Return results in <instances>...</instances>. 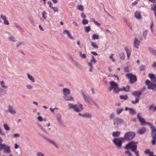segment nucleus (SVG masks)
<instances>
[{"label": "nucleus", "mask_w": 156, "mask_h": 156, "mask_svg": "<svg viewBox=\"0 0 156 156\" xmlns=\"http://www.w3.org/2000/svg\"><path fill=\"white\" fill-rule=\"evenodd\" d=\"M63 34H66L69 38L72 40H74V38L70 34L69 32L67 30H65L63 31Z\"/></svg>", "instance_id": "17"}, {"label": "nucleus", "mask_w": 156, "mask_h": 156, "mask_svg": "<svg viewBox=\"0 0 156 156\" xmlns=\"http://www.w3.org/2000/svg\"><path fill=\"white\" fill-rule=\"evenodd\" d=\"M113 121V125L116 127H118L119 125L124 123L122 119L118 117L115 118Z\"/></svg>", "instance_id": "10"}, {"label": "nucleus", "mask_w": 156, "mask_h": 156, "mask_svg": "<svg viewBox=\"0 0 156 156\" xmlns=\"http://www.w3.org/2000/svg\"><path fill=\"white\" fill-rule=\"evenodd\" d=\"M151 136L153 139L151 141V142L152 143V145H154L155 144L156 142V132L154 133H152Z\"/></svg>", "instance_id": "23"}, {"label": "nucleus", "mask_w": 156, "mask_h": 156, "mask_svg": "<svg viewBox=\"0 0 156 156\" xmlns=\"http://www.w3.org/2000/svg\"><path fill=\"white\" fill-rule=\"evenodd\" d=\"M3 127L4 128L5 130L6 131H9L10 129V127L6 123L4 124H3Z\"/></svg>", "instance_id": "42"}, {"label": "nucleus", "mask_w": 156, "mask_h": 156, "mask_svg": "<svg viewBox=\"0 0 156 156\" xmlns=\"http://www.w3.org/2000/svg\"><path fill=\"white\" fill-rule=\"evenodd\" d=\"M20 134L18 133H14L13 135V136L14 138H17L20 137Z\"/></svg>", "instance_id": "53"}, {"label": "nucleus", "mask_w": 156, "mask_h": 156, "mask_svg": "<svg viewBox=\"0 0 156 156\" xmlns=\"http://www.w3.org/2000/svg\"><path fill=\"white\" fill-rule=\"evenodd\" d=\"M126 76L129 79L130 82L131 83H133L137 81L136 78L134 75L128 73L126 74Z\"/></svg>", "instance_id": "9"}, {"label": "nucleus", "mask_w": 156, "mask_h": 156, "mask_svg": "<svg viewBox=\"0 0 156 156\" xmlns=\"http://www.w3.org/2000/svg\"><path fill=\"white\" fill-rule=\"evenodd\" d=\"M149 125L152 130V133H154L156 132V128H155L154 126H153L152 123L149 122H146L145 123Z\"/></svg>", "instance_id": "22"}, {"label": "nucleus", "mask_w": 156, "mask_h": 156, "mask_svg": "<svg viewBox=\"0 0 156 156\" xmlns=\"http://www.w3.org/2000/svg\"><path fill=\"white\" fill-rule=\"evenodd\" d=\"M8 112L11 115H15L16 113V112L13 107L11 105H9L8 107Z\"/></svg>", "instance_id": "11"}, {"label": "nucleus", "mask_w": 156, "mask_h": 156, "mask_svg": "<svg viewBox=\"0 0 156 156\" xmlns=\"http://www.w3.org/2000/svg\"><path fill=\"white\" fill-rule=\"evenodd\" d=\"M142 94V92L140 91H136L132 93V94L137 97H139Z\"/></svg>", "instance_id": "27"}, {"label": "nucleus", "mask_w": 156, "mask_h": 156, "mask_svg": "<svg viewBox=\"0 0 156 156\" xmlns=\"http://www.w3.org/2000/svg\"><path fill=\"white\" fill-rule=\"evenodd\" d=\"M146 128L143 127L139 129L137 133L140 134H143L146 133Z\"/></svg>", "instance_id": "25"}, {"label": "nucleus", "mask_w": 156, "mask_h": 156, "mask_svg": "<svg viewBox=\"0 0 156 156\" xmlns=\"http://www.w3.org/2000/svg\"><path fill=\"white\" fill-rule=\"evenodd\" d=\"M148 49L152 54L156 56V50L150 47H148Z\"/></svg>", "instance_id": "29"}, {"label": "nucleus", "mask_w": 156, "mask_h": 156, "mask_svg": "<svg viewBox=\"0 0 156 156\" xmlns=\"http://www.w3.org/2000/svg\"><path fill=\"white\" fill-rule=\"evenodd\" d=\"M51 9H52L53 11L55 12H58V9L57 7H52Z\"/></svg>", "instance_id": "51"}, {"label": "nucleus", "mask_w": 156, "mask_h": 156, "mask_svg": "<svg viewBox=\"0 0 156 156\" xmlns=\"http://www.w3.org/2000/svg\"><path fill=\"white\" fill-rule=\"evenodd\" d=\"M139 98H136L135 100V101L132 100L131 101V102L133 104H137V103H139Z\"/></svg>", "instance_id": "49"}, {"label": "nucleus", "mask_w": 156, "mask_h": 156, "mask_svg": "<svg viewBox=\"0 0 156 156\" xmlns=\"http://www.w3.org/2000/svg\"><path fill=\"white\" fill-rule=\"evenodd\" d=\"M130 87L129 86H127L126 87H123L119 89V91H124L126 92H128L129 91Z\"/></svg>", "instance_id": "28"}, {"label": "nucleus", "mask_w": 156, "mask_h": 156, "mask_svg": "<svg viewBox=\"0 0 156 156\" xmlns=\"http://www.w3.org/2000/svg\"><path fill=\"white\" fill-rule=\"evenodd\" d=\"M83 117L91 119L92 117V115L91 113H85L83 114Z\"/></svg>", "instance_id": "26"}, {"label": "nucleus", "mask_w": 156, "mask_h": 156, "mask_svg": "<svg viewBox=\"0 0 156 156\" xmlns=\"http://www.w3.org/2000/svg\"><path fill=\"white\" fill-rule=\"evenodd\" d=\"M81 16L82 18H83V19H85V18L86 17V16L84 14V13L83 12H82L81 14Z\"/></svg>", "instance_id": "64"}, {"label": "nucleus", "mask_w": 156, "mask_h": 156, "mask_svg": "<svg viewBox=\"0 0 156 156\" xmlns=\"http://www.w3.org/2000/svg\"><path fill=\"white\" fill-rule=\"evenodd\" d=\"M90 43L91 45L94 48H98V46L96 45V44L93 42H91Z\"/></svg>", "instance_id": "47"}, {"label": "nucleus", "mask_w": 156, "mask_h": 156, "mask_svg": "<svg viewBox=\"0 0 156 156\" xmlns=\"http://www.w3.org/2000/svg\"><path fill=\"white\" fill-rule=\"evenodd\" d=\"M26 88L28 90H32L33 89V86L30 84H27L26 86Z\"/></svg>", "instance_id": "40"}, {"label": "nucleus", "mask_w": 156, "mask_h": 156, "mask_svg": "<svg viewBox=\"0 0 156 156\" xmlns=\"http://www.w3.org/2000/svg\"><path fill=\"white\" fill-rule=\"evenodd\" d=\"M61 117L62 116L61 115L58 114L56 117V120L58 122L60 123H62V119H61Z\"/></svg>", "instance_id": "36"}, {"label": "nucleus", "mask_w": 156, "mask_h": 156, "mask_svg": "<svg viewBox=\"0 0 156 156\" xmlns=\"http://www.w3.org/2000/svg\"><path fill=\"white\" fill-rule=\"evenodd\" d=\"M137 117L138 119L139 120V122L141 123L142 125L143 126L146 123V122H145L144 119L142 118L141 116H140V114L138 113L137 115Z\"/></svg>", "instance_id": "16"}, {"label": "nucleus", "mask_w": 156, "mask_h": 156, "mask_svg": "<svg viewBox=\"0 0 156 156\" xmlns=\"http://www.w3.org/2000/svg\"><path fill=\"white\" fill-rule=\"evenodd\" d=\"M137 142H131L126 145L125 148L127 149H130L132 151H134V150L137 149Z\"/></svg>", "instance_id": "4"}, {"label": "nucleus", "mask_w": 156, "mask_h": 156, "mask_svg": "<svg viewBox=\"0 0 156 156\" xmlns=\"http://www.w3.org/2000/svg\"><path fill=\"white\" fill-rule=\"evenodd\" d=\"M27 75L29 80L33 83L35 82V80L34 77L29 73L27 74Z\"/></svg>", "instance_id": "30"}, {"label": "nucleus", "mask_w": 156, "mask_h": 156, "mask_svg": "<svg viewBox=\"0 0 156 156\" xmlns=\"http://www.w3.org/2000/svg\"><path fill=\"white\" fill-rule=\"evenodd\" d=\"M140 42L136 37L134 38L133 45L134 47L136 49H138L140 44Z\"/></svg>", "instance_id": "12"}, {"label": "nucleus", "mask_w": 156, "mask_h": 156, "mask_svg": "<svg viewBox=\"0 0 156 156\" xmlns=\"http://www.w3.org/2000/svg\"><path fill=\"white\" fill-rule=\"evenodd\" d=\"M68 106L69 109H73L74 111L77 112H79L83 109V106L81 104L77 105L70 103L69 104Z\"/></svg>", "instance_id": "1"}, {"label": "nucleus", "mask_w": 156, "mask_h": 156, "mask_svg": "<svg viewBox=\"0 0 156 156\" xmlns=\"http://www.w3.org/2000/svg\"><path fill=\"white\" fill-rule=\"evenodd\" d=\"M125 153L126 154H127L129 156H132V154H131V153L128 150L126 151L125 152Z\"/></svg>", "instance_id": "63"}, {"label": "nucleus", "mask_w": 156, "mask_h": 156, "mask_svg": "<svg viewBox=\"0 0 156 156\" xmlns=\"http://www.w3.org/2000/svg\"><path fill=\"white\" fill-rule=\"evenodd\" d=\"M0 150H4V152L7 154L11 152L10 147L9 146L4 144L3 145H1L0 146Z\"/></svg>", "instance_id": "8"}, {"label": "nucleus", "mask_w": 156, "mask_h": 156, "mask_svg": "<svg viewBox=\"0 0 156 156\" xmlns=\"http://www.w3.org/2000/svg\"><path fill=\"white\" fill-rule=\"evenodd\" d=\"M41 14L42 17L40 18V20L42 22H44L45 20L48 21V20H47V13L45 11H43Z\"/></svg>", "instance_id": "13"}, {"label": "nucleus", "mask_w": 156, "mask_h": 156, "mask_svg": "<svg viewBox=\"0 0 156 156\" xmlns=\"http://www.w3.org/2000/svg\"><path fill=\"white\" fill-rule=\"evenodd\" d=\"M133 152H134L135 153V154H136V156H139V151L137 150L136 149V150H134V151H132Z\"/></svg>", "instance_id": "62"}, {"label": "nucleus", "mask_w": 156, "mask_h": 156, "mask_svg": "<svg viewBox=\"0 0 156 156\" xmlns=\"http://www.w3.org/2000/svg\"><path fill=\"white\" fill-rule=\"evenodd\" d=\"M38 125H39V127L44 132H46V130L41 125L39 124H38Z\"/></svg>", "instance_id": "60"}, {"label": "nucleus", "mask_w": 156, "mask_h": 156, "mask_svg": "<svg viewBox=\"0 0 156 156\" xmlns=\"http://www.w3.org/2000/svg\"><path fill=\"white\" fill-rule=\"evenodd\" d=\"M58 108L57 107H55L54 108H50V111L52 113H54V111L55 110H58Z\"/></svg>", "instance_id": "52"}, {"label": "nucleus", "mask_w": 156, "mask_h": 156, "mask_svg": "<svg viewBox=\"0 0 156 156\" xmlns=\"http://www.w3.org/2000/svg\"><path fill=\"white\" fill-rule=\"evenodd\" d=\"M145 66L144 65H141L140 66V71H143L145 70Z\"/></svg>", "instance_id": "58"}, {"label": "nucleus", "mask_w": 156, "mask_h": 156, "mask_svg": "<svg viewBox=\"0 0 156 156\" xmlns=\"http://www.w3.org/2000/svg\"><path fill=\"white\" fill-rule=\"evenodd\" d=\"M147 31L145 30L143 32V36L145 39L146 38V37L147 35Z\"/></svg>", "instance_id": "59"}, {"label": "nucleus", "mask_w": 156, "mask_h": 156, "mask_svg": "<svg viewBox=\"0 0 156 156\" xmlns=\"http://www.w3.org/2000/svg\"><path fill=\"white\" fill-rule=\"evenodd\" d=\"M145 84L147 86L148 88L152 90H156V84L150 82L148 80H147Z\"/></svg>", "instance_id": "7"}, {"label": "nucleus", "mask_w": 156, "mask_h": 156, "mask_svg": "<svg viewBox=\"0 0 156 156\" xmlns=\"http://www.w3.org/2000/svg\"><path fill=\"white\" fill-rule=\"evenodd\" d=\"M135 134L134 132H129L126 133L124 136V140L127 141L132 140L135 136Z\"/></svg>", "instance_id": "5"}, {"label": "nucleus", "mask_w": 156, "mask_h": 156, "mask_svg": "<svg viewBox=\"0 0 156 156\" xmlns=\"http://www.w3.org/2000/svg\"><path fill=\"white\" fill-rule=\"evenodd\" d=\"M80 56L82 58L85 59L87 58L86 55L85 54H82L81 52H80Z\"/></svg>", "instance_id": "50"}, {"label": "nucleus", "mask_w": 156, "mask_h": 156, "mask_svg": "<svg viewBox=\"0 0 156 156\" xmlns=\"http://www.w3.org/2000/svg\"><path fill=\"white\" fill-rule=\"evenodd\" d=\"M84 28L85 31L86 32H89L90 31L91 28L90 26H85Z\"/></svg>", "instance_id": "46"}, {"label": "nucleus", "mask_w": 156, "mask_h": 156, "mask_svg": "<svg viewBox=\"0 0 156 156\" xmlns=\"http://www.w3.org/2000/svg\"><path fill=\"white\" fill-rule=\"evenodd\" d=\"M62 91L63 92V97L64 96H66L67 95H69L70 94L71 91L70 90L69 88H65L63 89L62 90Z\"/></svg>", "instance_id": "15"}, {"label": "nucleus", "mask_w": 156, "mask_h": 156, "mask_svg": "<svg viewBox=\"0 0 156 156\" xmlns=\"http://www.w3.org/2000/svg\"><path fill=\"white\" fill-rule=\"evenodd\" d=\"M8 39L10 41L13 42H15L16 41L15 37L12 36H10L9 37H8Z\"/></svg>", "instance_id": "43"}, {"label": "nucleus", "mask_w": 156, "mask_h": 156, "mask_svg": "<svg viewBox=\"0 0 156 156\" xmlns=\"http://www.w3.org/2000/svg\"><path fill=\"white\" fill-rule=\"evenodd\" d=\"M115 117V114L114 113H112L109 116V118L110 119H113Z\"/></svg>", "instance_id": "54"}, {"label": "nucleus", "mask_w": 156, "mask_h": 156, "mask_svg": "<svg viewBox=\"0 0 156 156\" xmlns=\"http://www.w3.org/2000/svg\"><path fill=\"white\" fill-rule=\"evenodd\" d=\"M119 97L120 99L122 100H126L128 98V97L127 95H120Z\"/></svg>", "instance_id": "44"}, {"label": "nucleus", "mask_w": 156, "mask_h": 156, "mask_svg": "<svg viewBox=\"0 0 156 156\" xmlns=\"http://www.w3.org/2000/svg\"><path fill=\"white\" fill-rule=\"evenodd\" d=\"M124 50L126 51L127 54V56L128 58L129 59L131 54V51L127 46H126L124 48Z\"/></svg>", "instance_id": "19"}, {"label": "nucleus", "mask_w": 156, "mask_h": 156, "mask_svg": "<svg viewBox=\"0 0 156 156\" xmlns=\"http://www.w3.org/2000/svg\"><path fill=\"white\" fill-rule=\"evenodd\" d=\"M149 76L150 78L154 82H156V78L155 76L153 74H149Z\"/></svg>", "instance_id": "31"}, {"label": "nucleus", "mask_w": 156, "mask_h": 156, "mask_svg": "<svg viewBox=\"0 0 156 156\" xmlns=\"http://www.w3.org/2000/svg\"><path fill=\"white\" fill-rule=\"evenodd\" d=\"M37 156H44V154L41 152H38L36 153Z\"/></svg>", "instance_id": "55"}, {"label": "nucleus", "mask_w": 156, "mask_h": 156, "mask_svg": "<svg viewBox=\"0 0 156 156\" xmlns=\"http://www.w3.org/2000/svg\"><path fill=\"white\" fill-rule=\"evenodd\" d=\"M129 113L132 115H134L136 113L135 110L133 108H129Z\"/></svg>", "instance_id": "39"}, {"label": "nucleus", "mask_w": 156, "mask_h": 156, "mask_svg": "<svg viewBox=\"0 0 156 156\" xmlns=\"http://www.w3.org/2000/svg\"><path fill=\"white\" fill-rule=\"evenodd\" d=\"M63 97L65 100L67 101H73L74 100V98L71 95H67L64 96Z\"/></svg>", "instance_id": "18"}, {"label": "nucleus", "mask_w": 156, "mask_h": 156, "mask_svg": "<svg viewBox=\"0 0 156 156\" xmlns=\"http://www.w3.org/2000/svg\"><path fill=\"white\" fill-rule=\"evenodd\" d=\"M82 23L84 25L87 24L88 23V21L86 19H83L82 21Z\"/></svg>", "instance_id": "56"}, {"label": "nucleus", "mask_w": 156, "mask_h": 156, "mask_svg": "<svg viewBox=\"0 0 156 156\" xmlns=\"http://www.w3.org/2000/svg\"><path fill=\"white\" fill-rule=\"evenodd\" d=\"M109 58L113 62H115V60L114 57V54H111L109 57Z\"/></svg>", "instance_id": "41"}, {"label": "nucleus", "mask_w": 156, "mask_h": 156, "mask_svg": "<svg viewBox=\"0 0 156 156\" xmlns=\"http://www.w3.org/2000/svg\"><path fill=\"white\" fill-rule=\"evenodd\" d=\"M124 141V140L122 137L116 138L113 140V143L117 147L120 149L121 148L122 144Z\"/></svg>", "instance_id": "6"}, {"label": "nucleus", "mask_w": 156, "mask_h": 156, "mask_svg": "<svg viewBox=\"0 0 156 156\" xmlns=\"http://www.w3.org/2000/svg\"><path fill=\"white\" fill-rule=\"evenodd\" d=\"M120 58L122 60H124L125 58V55L124 52H121L119 54Z\"/></svg>", "instance_id": "37"}, {"label": "nucleus", "mask_w": 156, "mask_h": 156, "mask_svg": "<svg viewBox=\"0 0 156 156\" xmlns=\"http://www.w3.org/2000/svg\"><path fill=\"white\" fill-rule=\"evenodd\" d=\"M82 95L83 96L85 101L87 103L90 104H93L96 107L99 108V106L98 104L95 102L89 96H86L83 93H82Z\"/></svg>", "instance_id": "3"}, {"label": "nucleus", "mask_w": 156, "mask_h": 156, "mask_svg": "<svg viewBox=\"0 0 156 156\" xmlns=\"http://www.w3.org/2000/svg\"><path fill=\"white\" fill-rule=\"evenodd\" d=\"M123 111V108H118L116 110V113L118 115H119Z\"/></svg>", "instance_id": "48"}, {"label": "nucleus", "mask_w": 156, "mask_h": 156, "mask_svg": "<svg viewBox=\"0 0 156 156\" xmlns=\"http://www.w3.org/2000/svg\"><path fill=\"white\" fill-rule=\"evenodd\" d=\"M97 62L95 57L94 56H92V58L90 62H87V64L89 66H93V64H95Z\"/></svg>", "instance_id": "14"}, {"label": "nucleus", "mask_w": 156, "mask_h": 156, "mask_svg": "<svg viewBox=\"0 0 156 156\" xmlns=\"http://www.w3.org/2000/svg\"><path fill=\"white\" fill-rule=\"evenodd\" d=\"M37 119L40 122H41L43 120V118L41 116H39L37 117Z\"/></svg>", "instance_id": "57"}, {"label": "nucleus", "mask_w": 156, "mask_h": 156, "mask_svg": "<svg viewBox=\"0 0 156 156\" xmlns=\"http://www.w3.org/2000/svg\"><path fill=\"white\" fill-rule=\"evenodd\" d=\"M121 134V132L119 131L114 132L112 133V135L114 137H119Z\"/></svg>", "instance_id": "34"}, {"label": "nucleus", "mask_w": 156, "mask_h": 156, "mask_svg": "<svg viewBox=\"0 0 156 156\" xmlns=\"http://www.w3.org/2000/svg\"><path fill=\"white\" fill-rule=\"evenodd\" d=\"M124 71L126 72H128L129 71V68L128 66L125 67L124 68Z\"/></svg>", "instance_id": "61"}, {"label": "nucleus", "mask_w": 156, "mask_h": 156, "mask_svg": "<svg viewBox=\"0 0 156 156\" xmlns=\"http://www.w3.org/2000/svg\"><path fill=\"white\" fill-rule=\"evenodd\" d=\"M48 140L49 143L53 145L56 148H58V146L54 141L50 139H48Z\"/></svg>", "instance_id": "33"}, {"label": "nucleus", "mask_w": 156, "mask_h": 156, "mask_svg": "<svg viewBox=\"0 0 156 156\" xmlns=\"http://www.w3.org/2000/svg\"><path fill=\"white\" fill-rule=\"evenodd\" d=\"M134 16L136 19L138 20H140L142 18V15L139 11H137L135 12Z\"/></svg>", "instance_id": "21"}, {"label": "nucleus", "mask_w": 156, "mask_h": 156, "mask_svg": "<svg viewBox=\"0 0 156 156\" xmlns=\"http://www.w3.org/2000/svg\"><path fill=\"white\" fill-rule=\"evenodd\" d=\"M0 17L1 19L3 20L4 21V23L5 24L8 25L9 24V23L8 20H7L6 16L3 15H0Z\"/></svg>", "instance_id": "20"}, {"label": "nucleus", "mask_w": 156, "mask_h": 156, "mask_svg": "<svg viewBox=\"0 0 156 156\" xmlns=\"http://www.w3.org/2000/svg\"><path fill=\"white\" fill-rule=\"evenodd\" d=\"M110 86L108 88V90L111 91L113 90V92L115 93H118L119 92L120 88L118 87V85L115 82L111 81L110 82Z\"/></svg>", "instance_id": "2"}, {"label": "nucleus", "mask_w": 156, "mask_h": 156, "mask_svg": "<svg viewBox=\"0 0 156 156\" xmlns=\"http://www.w3.org/2000/svg\"><path fill=\"white\" fill-rule=\"evenodd\" d=\"M91 37L92 40H98L99 39V36L95 34H93L92 35Z\"/></svg>", "instance_id": "32"}, {"label": "nucleus", "mask_w": 156, "mask_h": 156, "mask_svg": "<svg viewBox=\"0 0 156 156\" xmlns=\"http://www.w3.org/2000/svg\"><path fill=\"white\" fill-rule=\"evenodd\" d=\"M0 84L1 87L3 88L6 89L8 88L7 86L5 85V83L3 81L0 82Z\"/></svg>", "instance_id": "38"}, {"label": "nucleus", "mask_w": 156, "mask_h": 156, "mask_svg": "<svg viewBox=\"0 0 156 156\" xmlns=\"http://www.w3.org/2000/svg\"><path fill=\"white\" fill-rule=\"evenodd\" d=\"M149 109L153 112L156 111V105L154 104H150L149 106Z\"/></svg>", "instance_id": "24"}, {"label": "nucleus", "mask_w": 156, "mask_h": 156, "mask_svg": "<svg viewBox=\"0 0 156 156\" xmlns=\"http://www.w3.org/2000/svg\"><path fill=\"white\" fill-rule=\"evenodd\" d=\"M153 152V151H150V150L149 149H147L144 151V153L146 154H149V156H150L151 154Z\"/></svg>", "instance_id": "45"}, {"label": "nucleus", "mask_w": 156, "mask_h": 156, "mask_svg": "<svg viewBox=\"0 0 156 156\" xmlns=\"http://www.w3.org/2000/svg\"><path fill=\"white\" fill-rule=\"evenodd\" d=\"M77 9L79 10L82 12L84 10V7L83 5H78L76 6Z\"/></svg>", "instance_id": "35"}]
</instances>
